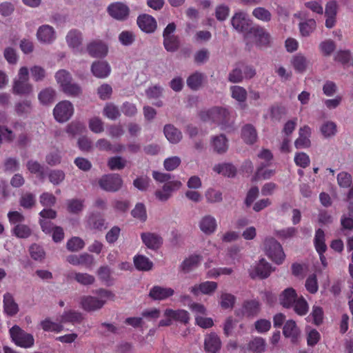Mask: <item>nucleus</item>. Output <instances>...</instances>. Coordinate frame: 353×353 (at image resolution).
Wrapping results in <instances>:
<instances>
[{
    "label": "nucleus",
    "mask_w": 353,
    "mask_h": 353,
    "mask_svg": "<svg viewBox=\"0 0 353 353\" xmlns=\"http://www.w3.org/2000/svg\"><path fill=\"white\" fill-rule=\"evenodd\" d=\"M99 298L92 296H83L81 298L80 304L81 307L86 312H92L100 310L105 304L107 300L113 301L115 294L110 290L99 288L94 291Z\"/></svg>",
    "instance_id": "f257e3e1"
},
{
    "label": "nucleus",
    "mask_w": 353,
    "mask_h": 353,
    "mask_svg": "<svg viewBox=\"0 0 353 353\" xmlns=\"http://www.w3.org/2000/svg\"><path fill=\"white\" fill-rule=\"evenodd\" d=\"M199 118L205 122H211L225 127L230 122V112L225 108L213 107L199 112Z\"/></svg>",
    "instance_id": "f03ea898"
},
{
    "label": "nucleus",
    "mask_w": 353,
    "mask_h": 353,
    "mask_svg": "<svg viewBox=\"0 0 353 353\" xmlns=\"http://www.w3.org/2000/svg\"><path fill=\"white\" fill-rule=\"evenodd\" d=\"M12 92L21 96H28L33 92V85L29 83V71L27 67H21L14 79Z\"/></svg>",
    "instance_id": "7ed1b4c3"
},
{
    "label": "nucleus",
    "mask_w": 353,
    "mask_h": 353,
    "mask_svg": "<svg viewBox=\"0 0 353 353\" xmlns=\"http://www.w3.org/2000/svg\"><path fill=\"white\" fill-rule=\"evenodd\" d=\"M264 245L268 256L276 264H281L285 256L281 245L274 238L265 239Z\"/></svg>",
    "instance_id": "20e7f679"
},
{
    "label": "nucleus",
    "mask_w": 353,
    "mask_h": 353,
    "mask_svg": "<svg viewBox=\"0 0 353 353\" xmlns=\"http://www.w3.org/2000/svg\"><path fill=\"white\" fill-rule=\"evenodd\" d=\"M10 334L12 341L17 346L29 348L34 345V339L33 336L26 332L18 325H15L10 329Z\"/></svg>",
    "instance_id": "39448f33"
},
{
    "label": "nucleus",
    "mask_w": 353,
    "mask_h": 353,
    "mask_svg": "<svg viewBox=\"0 0 353 353\" xmlns=\"http://www.w3.org/2000/svg\"><path fill=\"white\" fill-rule=\"evenodd\" d=\"M73 113V105L70 101L67 100L58 103L53 110V114L55 119L60 123L68 121Z\"/></svg>",
    "instance_id": "423d86ee"
},
{
    "label": "nucleus",
    "mask_w": 353,
    "mask_h": 353,
    "mask_svg": "<svg viewBox=\"0 0 353 353\" xmlns=\"http://www.w3.org/2000/svg\"><path fill=\"white\" fill-rule=\"evenodd\" d=\"M101 189L107 192H117L121 188L123 180L118 174L103 175L99 181Z\"/></svg>",
    "instance_id": "0eeeda50"
},
{
    "label": "nucleus",
    "mask_w": 353,
    "mask_h": 353,
    "mask_svg": "<svg viewBox=\"0 0 353 353\" xmlns=\"http://www.w3.org/2000/svg\"><path fill=\"white\" fill-rule=\"evenodd\" d=\"M108 14L118 21L126 20L130 14V8L121 2L111 3L107 8Z\"/></svg>",
    "instance_id": "6e6552de"
},
{
    "label": "nucleus",
    "mask_w": 353,
    "mask_h": 353,
    "mask_svg": "<svg viewBox=\"0 0 353 353\" xmlns=\"http://www.w3.org/2000/svg\"><path fill=\"white\" fill-rule=\"evenodd\" d=\"M231 24L233 28L238 32H245L248 30L250 25V21L248 15L244 12H236L231 19Z\"/></svg>",
    "instance_id": "1a4fd4ad"
},
{
    "label": "nucleus",
    "mask_w": 353,
    "mask_h": 353,
    "mask_svg": "<svg viewBox=\"0 0 353 353\" xmlns=\"http://www.w3.org/2000/svg\"><path fill=\"white\" fill-rule=\"evenodd\" d=\"M181 185L179 181L170 180L163 185L162 190H158L155 192V196L159 201H165L171 196L172 192L179 190Z\"/></svg>",
    "instance_id": "9d476101"
},
{
    "label": "nucleus",
    "mask_w": 353,
    "mask_h": 353,
    "mask_svg": "<svg viewBox=\"0 0 353 353\" xmlns=\"http://www.w3.org/2000/svg\"><path fill=\"white\" fill-rule=\"evenodd\" d=\"M250 33L254 37L256 45L268 46L271 41L269 32L263 27L254 26L250 29Z\"/></svg>",
    "instance_id": "9b49d317"
},
{
    "label": "nucleus",
    "mask_w": 353,
    "mask_h": 353,
    "mask_svg": "<svg viewBox=\"0 0 353 353\" xmlns=\"http://www.w3.org/2000/svg\"><path fill=\"white\" fill-rule=\"evenodd\" d=\"M296 291L293 288H287L279 294V303L286 309L292 308L298 299Z\"/></svg>",
    "instance_id": "f8f14e48"
},
{
    "label": "nucleus",
    "mask_w": 353,
    "mask_h": 353,
    "mask_svg": "<svg viewBox=\"0 0 353 353\" xmlns=\"http://www.w3.org/2000/svg\"><path fill=\"white\" fill-rule=\"evenodd\" d=\"M141 238L145 246L153 250H158L163 244L162 237L156 233L143 232Z\"/></svg>",
    "instance_id": "ddd939ff"
},
{
    "label": "nucleus",
    "mask_w": 353,
    "mask_h": 353,
    "mask_svg": "<svg viewBox=\"0 0 353 353\" xmlns=\"http://www.w3.org/2000/svg\"><path fill=\"white\" fill-rule=\"evenodd\" d=\"M312 129L307 125L299 129V137L294 142L295 147L297 149L307 148L311 145L310 137Z\"/></svg>",
    "instance_id": "4468645a"
},
{
    "label": "nucleus",
    "mask_w": 353,
    "mask_h": 353,
    "mask_svg": "<svg viewBox=\"0 0 353 353\" xmlns=\"http://www.w3.org/2000/svg\"><path fill=\"white\" fill-rule=\"evenodd\" d=\"M137 22L139 28L146 33L154 32L157 27L155 19L146 14L139 16Z\"/></svg>",
    "instance_id": "2eb2a0df"
},
{
    "label": "nucleus",
    "mask_w": 353,
    "mask_h": 353,
    "mask_svg": "<svg viewBox=\"0 0 353 353\" xmlns=\"http://www.w3.org/2000/svg\"><path fill=\"white\" fill-rule=\"evenodd\" d=\"M37 38L41 43H52L56 38L54 29L49 25H43L37 30Z\"/></svg>",
    "instance_id": "dca6fc26"
},
{
    "label": "nucleus",
    "mask_w": 353,
    "mask_h": 353,
    "mask_svg": "<svg viewBox=\"0 0 353 353\" xmlns=\"http://www.w3.org/2000/svg\"><path fill=\"white\" fill-rule=\"evenodd\" d=\"M86 50L92 57H103L108 53V46L101 41H93L89 43Z\"/></svg>",
    "instance_id": "f3484780"
},
{
    "label": "nucleus",
    "mask_w": 353,
    "mask_h": 353,
    "mask_svg": "<svg viewBox=\"0 0 353 353\" xmlns=\"http://www.w3.org/2000/svg\"><path fill=\"white\" fill-rule=\"evenodd\" d=\"M95 147L98 150L105 152L119 153L125 151L123 145L119 143L112 145L105 139H99L95 143Z\"/></svg>",
    "instance_id": "a211bd4d"
},
{
    "label": "nucleus",
    "mask_w": 353,
    "mask_h": 353,
    "mask_svg": "<svg viewBox=\"0 0 353 353\" xmlns=\"http://www.w3.org/2000/svg\"><path fill=\"white\" fill-rule=\"evenodd\" d=\"M272 272V267L264 259L259 261L254 270L250 273L252 279H265L268 277Z\"/></svg>",
    "instance_id": "6ab92c4d"
},
{
    "label": "nucleus",
    "mask_w": 353,
    "mask_h": 353,
    "mask_svg": "<svg viewBox=\"0 0 353 353\" xmlns=\"http://www.w3.org/2000/svg\"><path fill=\"white\" fill-rule=\"evenodd\" d=\"M164 316L171 318L172 321H178L181 323L187 324L190 321V316L188 311L185 310L166 309L164 311Z\"/></svg>",
    "instance_id": "aec40b11"
},
{
    "label": "nucleus",
    "mask_w": 353,
    "mask_h": 353,
    "mask_svg": "<svg viewBox=\"0 0 353 353\" xmlns=\"http://www.w3.org/2000/svg\"><path fill=\"white\" fill-rule=\"evenodd\" d=\"M110 66L106 61H94L91 66V72L97 78H106L110 74Z\"/></svg>",
    "instance_id": "412c9836"
},
{
    "label": "nucleus",
    "mask_w": 353,
    "mask_h": 353,
    "mask_svg": "<svg viewBox=\"0 0 353 353\" xmlns=\"http://www.w3.org/2000/svg\"><path fill=\"white\" fill-rule=\"evenodd\" d=\"M174 293L172 288L154 285L151 288L149 296L153 300H164L172 296Z\"/></svg>",
    "instance_id": "4be33fe9"
},
{
    "label": "nucleus",
    "mask_w": 353,
    "mask_h": 353,
    "mask_svg": "<svg viewBox=\"0 0 353 353\" xmlns=\"http://www.w3.org/2000/svg\"><path fill=\"white\" fill-rule=\"evenodd\" d=\"M199 228L205 234L214 233L217 228L216 219L211 215L203 216L199 221Z\"/></svg>",
    "instance_id": "5701e85b"
},
{
    "label": "nucleus",
    "mask_w": 353,
    "mask_h": 353,
    "mask_svg": "<svg viewBox=\"0 0 353 353\" xmlns=\"http://www.w3.org/2000/svg\"><path fill=\"white\" fill-rule=\"evenodd\" d=\"M221 339L216 333H210L205 337L204 347L206 352L216 353L221 349Z\"/></svg>",
    "instance_id": "b1692460"
},
{
    "label": "nucleus",
    "mask_w": 353,
    "mask_h": 353,
    "mask_svg": "<svg viewBox=\"0 0 353 353\" xmlns=\"http://www.w3.org/2000/svg\"><path fill=\"white\" fill-rule=\"evenodd\" d=\"M210 144L214 152L217 153H225L228 148V140L226 137L222 134L212 137Z\"/></svg>",
    "instance_id": "393cba45"
},
{
    "label": "nucleus",
    "mask_w": 353,
    "mask_h": 353,
    "mask_svg": "<svg viewBox=\"0 0 353 353\" xmlns=\"http://www.w3.org/2000/svg\"><path fill=\"white\" fill-rule=\"evenodd\" d=\"M65 39L70 48L79 50L83 41L82 33L78 30L72 29L68 32Z\"/></svg>",
    "instance_id": "a878e982"
},
{
    "label": "nucleus",
    "mask_w": 353,
    "mask_h": 353,
    "mask_svg": "<svg viewBox=\"0 0 353 353\" xmlns=\"http://www.w3.org/2000/svg\"><path fill=\"white\" fill-rule=\"evenodd\" d=\"M3 310L4 312L9 316H13L19 312L18 304L14 301L12 294L9 292H6L3 295Z\"/></svg>",
    "instance_id": "bb28decb"
},
{
    "label": "nucleus",
    "mask_w": 353,
    "mask_h": 353,
    "mask_svg": "<svg viewBox=\"0 0 353 353\" xmlns=\"http://www.w3.org/2000/svg\"><path fill=\"white\" fill-rule=\"evenodd\" d=\"M260 310L261 304L255 299L245 301L242 305V314L248 317L256 316Z\"/></svg>",
    "instance_id": "cd10ccee"
},
{
    "label": "nucleus",
    "mask_w": 353,
    "mask_h": 353,
    "mask_svg": "<svg viewBox=\"0 0 353 353\" xmlns=\"http://www.w3.org/2000/svg\"><path fill=\"white\" fill-rule=\"evenodd\" d=\"M163 133L171 143H179L183 137L181 132L172 124H166L163 128Z\"/></svg>",
    "instance_id": "c85d7f7f"
},
{
    "label": "nucleus",
    "mask_w": 353,
    "mask_h": 353,
    "mask_svg": "<svg viewBox=\"0 0 353 353\" xmlns=\"http://www.w3.org/2000/svg\"><path fill=\"white\" fill-rule=\"evenodd\" d=\"M241 137L248 144L255 143L258 138L255 127L250 123L245 124L241 129Z\"/></svg>",
    "instance_id": "c756f323"
},
{
    "label": "nucleus",
    "mask_w": 353,
    "mask_h": 353,
    "mask_svg": "<svg viewBox=\"0 0 353 353\" xmlns=\"http://www.w3.org/2000/svg\"><path fill=\"white\" fill-rule=\"evenodd\" d=\"M201 256L198 254H193L186 258L180 265V270L184 273H188L196 268L201 261Z\"/></svg>",
    "instance_id": "7c9ffc66"
},
{
    "label": "nucleus",
    "mask_w": 353,
    "mask_h": 353,
    "mask_svg": "<svg viewBox=\"0 0 353 353\" xmlns=\"http://www.w3.org/2000/svg\"><path fill=\"white\" fill-rule=\"evenodd\" d=\"M133 262L134 267L139 271H149L153 268V263L147 256L141 254H137L134 256Z\"/></svg>",
    "instance_id": "2f4dec72"
},
{
    "label": "nucleus",
    "mask_w": 353,
    "mask_h": 353,
    "mask_svg": "<svg viewBox=\"0 0 353 353\" xmlns=\"http://www.w3.org/2000/svg\"><path fill=\"white\" fill-rule=\"evenodd\" d=\"M283 334L285 337L291 338L292 342L296 341L299 334L296 322L293 320L287 321L283 328Z\"/></svg>",
    "instance_id": "473e14b6"
},
{
    "label": "nucleus",
    "mask_w": 353,
    "mask_h": 353,
    "mask_svg": "<svg viewBox=\"0 0 353 353\" xmlns=\"http://www.w3.org/2000/svg\"><path fill=\"white\" fill-rule=\"evenodd\" d=\"M56 90L51 88H46L38 94L39 102L44 105L52 104L55 101Z\"/></svg>",
    "instance_id": "72a5a7b5"
},
{
    "label": "nucleus",
    "mask_w": 353,
    "mask_h": 353,
    "mask_svg": "<svg viewBox=\"0 0 353 353\" xmlns=\"http://www.w3.org/2000/svg\"><path fill=\"white\" fill-rule=\"evenodd\" d=\"M83 317L81 312L74 310L65 311L60 317L61 323H71L72 324L79 323L82 321Z\"/></svg>",
    "instance_id": "f704fd0d"
},
{
    "label": "nucleus",
    "mask_w": 353,
    "mask_h": 353,
    "mask_svg": "<svg viewBox=\"0 0 353 353\" xmlns=\"http://www.w3.org/2000/svg\"><path fill=\"white\" fill-rule=\"evenodd\" d=\"M88 225L92 230H102L106 228L105 221L99 213H93L88 217Z\"/></svg>",
    "instance_id": "c9c22d12"
},
{
    "label": "nucleus",
    "mask_w": 353,
    "mask_h": 353,
    "mask_svg": "<svg viewBox=\"0 0 353 353\" xmlns=\"http://www.w3.org/2000/svg\"><path fill=\"white\" fill-rule=\"evenodd\" d=\"M206 76L201 72H195L187 79V85L192 90H198L202 85Z\"/></svg>",
    "instance_id": "e433bc0d"
},
{
    "label": "nucleus",
    "mask_w": 353,
    "mask_h": 353,
    "mask_svg": "<svg viewBox=\"0 0 353 353\" xmlns=\"http://www.w3.org/2000/svg\"><path fill=\"white\" fill-rule=\"evenodd\" d=\"M325 241V232L322 229L319 228L316 230L314 239V245L317 252H326L327 245Z\"/></svg>",
    "instance_id": "4c0bfd02"
},
{
    "label": "nucleus",
    "mask_w": 353,
    "mask_h": 353,
    "mask_svg": "<svg viewBox=\"0 0 353 353\" xmlns=\"http://www.w3.org/2000/svg\"><path fill=\"white\" fill-rule=\"evenodd\" d=\"M61 91L71 97H79L83 92L81 86L77 83L74 82L73 80L63 87Z\"/></svg>",
    "instance_id": "58836bf2"
},
{
    "label": "nucleus",
    "mask_w": 353,
    "mask_h": 353,
    "mask_svg": "<svg viewBox=\"0 0 353 353\" xmlns=\"http://www.w3.org/2000/svg\"><path fill=\"white\" fill-rule=\"evenodd\" d=\"M57 83L59 85L60 90L73 80L72 74L66 70H59L54 74Z\"/></svg>",
    "instance_id": "ea45409f"
},
{
    "label": "nucleus",
    "mask_w": 353,
    "mask_h": 353,
    "mask_svg": "<svg viewBox=\"0 0 353 353\" xmlns=\"http://www.w3.org/2000/svg\"><path fill=\"white\" fill-rule=\"evenodd\" d=\"M291 63L296 72H303L305 71L309 62L305 56L297 54L292 57Z\"/></svg>",
    "instance_id": "a19ab883"
},
{
    "label": "nucleus",
    "mask_w": 353,
    "mask_h": 353,
    "mask_svg": "<svg viewBox=\"0 0 353 353\" xmlns=\"http://www.w3.org/2000/svg\"><path fill=\"white\" fill-rule=\"evenodd\" d=\"M265 345L266 343L264 339L256 336L249 342L248 348L253 353H262L265 351Z\"/></svg>",
    "instance_id": "79ce46f5"
},
{
    "label": "nucleus",
    "mask_w": 353,
    "mask_h": 353,
    "mask_svg": "<svg viewBox=\"0 0 353 353\" xmlns=\"http://www.w3.org/2000/svg\"><path fill=\"white\" fill-rule=\"evenodd\" d=\"M320 132L325 138L332 137L336 134V124L333 121H327L321 125Z\"/></svg>",
    "instance_id": "37998d69"
},
{
    "label": "nucleus",
    "mask_w": 353,
    "mask_h": 353,
    "mask_svg": "<svg viewBox=\"0 0 353 353\" xmlns=\"http://www.w3.org/2000/svg\"><path fill=\"white\" fill-rule=\"evenodd\" d=\"M214 170L228 177H234L236 173V168L230 163L216 165L214 167Z\"/></svg>",
    "instance_id": "c03bdc74"
},
{
    "label": "nucleus",
    "mask_w": 353,
    "mask_h": 353,
    "mask_svg": "<svg viewBox=\"0 0 353 353\" xmlns=\"http://www.w3.org/2000/svg\"><path fill=\"white\" fill-rule=\"evenodd\" d=\"M292 308L299 316H305L308 312L309 305L307 301L301 296L296 300Z\"/></svg>",
    "instance_id": "a18cd8bd"
},
{
    "label": "nucleus",
    "mask_w": 353,
    "mask_h": 353,
    "mask_svg": "<svg viewBox=\"0 0 353 353\" xmlns=\"http://www.w3.org/2000/svg\"><path fill=\"white\" fill-rule=\"evenodd\" d=\"M316 21L313 19H307L299 25L300 33L303 37H308L316 29Z\"/></svg>",
    "instance_id": "49530a36"
},
{
    "label": "nucleus",
    "mask_w": 353,
    "mask_h": 353,
    "mask_svg": "<svg viewBox=\"0 0 353 353\" xmlns=\"http://www.w3.org/2000/svg\"><path fill=\"white\" fill-rule=\"evenodd\" d=\"M232 97L239 101L243 103L246 101L248 93L246 90L239 85H232L230 88Z\"/></svg>",
    "instance_id": "de8ad7c7"
},
{
    "label": "nucleus",
    "mask_w": 353,
    "mask_h": 353,
    "mask_svg": "<svg viewBox=\"0 0 353 353\" xmlns=\"http://www.w3.org/2000/svg\"><path fill=\"white\" fill-rule=\"evenodd\" d=\"M31 232L32 231L30 227L25 224H17L12 229V234L21 239L29 237Z\"/></svg>",
    "instance_id": "09e8293b"
},
{
    "label": "nucleus",
    "mask_w": 353,
    "mask_h": 353,
    "mask_svg": "<svg viewBox=\"0 0 353 353\" xmlns=\"http://www.w3.org/2000/svg\"><path fill=\"white\" fill-rule=\"evenodd\" d=\"M163 46L167 51L176 52L180 46L179 39L176 35L163 38Z\"/></svg>",
    "instance_id": "8fccbe9b"
},
{
    "label": "nucleus",
    "mask_w": 353,
    "mask_h": 353,
    "mask_svg": "<svg viewBox=\"0 0 353 353\" xmlns=\"http://www.w3.org/2000/svg\"><path fill=\"white\" fill-rule=\"evenodd\" d=\"M14 110L17 115L22 116L30 113L32 110V103L25 99L17 103L14 105Z\"/></svg>",
    "instance_id": "3c124183"
},
{
    "label": "nucleus",
    "mask_w": 353,
    "mask_h": 353,
    "mask_svg": "<svg viewBox=\"0 0 353 353\" xmlns=\"http://www.w3.org/2000/svg\"><path fill=\"white\" fill-rule=\"evenodd\" d=\"M35 203V196L31 192L23 194L19 199V204L24 209H31L34 206Z\"/></svg>",
    "instance_id": "603ef678"
},
{
    "label": "nucleus",
    "mask_w": 353,
    "mask_h": 353,
    "mask_svg": "<svg viewBox=\"0 0 353 353\" xmlns=\"http://www.w3.org/2000/svg\"><path fill=\"white\" fill-rule=\"evenodd\" d=\"M252 15L258 20L269 22L272 19L271 12L263 7H258L253 10Z\"/></svg>",
    "instance_id": "864d4df0"
},
{
    "label": "nucleus",
    "mask_w": 353,
    "mask_h": 353,
    "mask_svg": "<svg viewBox=\"0 0 353 353\" xmlns=\"http://www.w3.org/2000/svg\"><path fill=\"white\" fill-rule=\"evenodd\" d=\"M103 112L107 118L111 120H115L118 119L121 115L119 108L111 103L105 105Z\"/></svg>",
    "instance_id": "5fc2aeb1"
},
{
    "label": "nucleus",
    "mask_w": 353,
    "mask_h": 353,
    "mask_svg": "<svg viewBox=\"0 0 353 353\" xmlns=\"http://www.w3.org/2000/svg\"><path fill=\"white\" fill-rule=\"evenodd\" d=\"M119 41L124 46H130L135 41V34L129 30L122 31L118 37Z\"/></svg>",
    "instance_id": "6e6d98bb"
},
{
    "label": "nucleus",
    "mask_w": 353,
    "mask_h": 353,
    "mask_svg": "<svg viewBox=\"0 0 353 353\" xmlns=\"http://www.w3.org/2000/svg\"><path fill=\"white\" fill-rule=\"evenodd\" d=\"M126 165V161L121 156H114L109 159L108 165L111 170H122Z\"/></svg>",
    "instance_id": "4d7b16f0"
},
{
    "label": "nucleus",
    "mask_w": 353,
    "mask_h": 353,
    "mask_svg": "<svg viewBox=\"0 0 353 353\" xmlns=\"http://www.w3.org/2000/svg\"><path fill=\"white\" fill-rule=\"evenodd\" d=\"M42 329L46 332H60L63 330V325L51 321L49 319H46L41 322Z\"/></svg>",
    "instance_id": "13d9d810"
},
{
    "label": "nucleus",
    "mask_w": 353,
    "mask_h": 353,
    "mask_svg": "<svg viewBox=\"0 0 353 353\" xmlns=\"http://www.w3.org/2000/svg\"><path fill=\"white\" fill-rule=\"evenodd\" d=\"M323 316L324 313L322 307L320 306L314 305L312 307V311L308 318L311 316L312 318V323L314 325L319 326L322 324L323 321Z\"/></svg>",
    "instance_id": "bf43d9fd"
},
{
    "label": "nucleus",
    "mask_w": 353,
    "mask_h": 353,
    "mask_svg": "<svg viewBox=\"0 0 353 353\" xmlns=\"http://www.w3.org/2000/svg\"><path fill=\"white\" fill-rule=\"evenodd\" d=\"M85 245L84 241L79 237L74 236L67 242L68 250L76 252L82 249Z\"/></svg>",
    "instance_id": "052dcab7"
},
{
    "label": "nucleus",
    "mask_w": 353,
    "mask_h": 353,
    "mask_svg": "<svg viewBox=\"0 0 353 353\" xmlns=\"http://www.w3.org/2000/svg\"><path fill=\"white\" fill-rule=\"evenodd\" d=\"M236 301V297L232 294L223 293L221 296V306L223 309L232 308Z\"/></svg>",
    "instance_id": "680f3d73"
},
{
    "label": "nucleus",
    "mask_w": 353,
    "mask_h": 353,
    "mask_svg": "<svg viewBox=\"0 0 353 353\" xmlns=\"http://www.w3.org/2000/svg\"><path fill=\"white\" fill-rule=\"evenodd\" d=\"M74 278L79 283L83 285H92L95 281L92 275L87 273H74Z\"/></svg>",
    "instance_id": "e2e57ef3"
},
{
    "label": "nucleus",
    "mask_w": 353,
    "mask_h": 353,
    "mask_svg": "<svg viewBox=\"0 0 353 353\" xmlns=\"http://www.w3.org/2000/svg\"><path fill=\"white\" fill-rule=\"evenodd\" d=\"M30 73L33 80L36 82L43 81L46 77V70L39 65H34L30 68Z\"/></svg>",
    "instance_id": "0e129e2a"
},
{
    "label": "nucleus",
    "mask_w": 353,
    "mask_h": 353,
    "mask_svg": "<svg viewBox=\"0 0 353 353\" xmlns=\"http://www.w3.org/2000/svg\"><path fill=\"white\" fill-rule=\"evenodd\" d=\"M305 288L311 294H315L319 289L316 274L310 275L305 281Z\"/></svg>",
    "instance_id": "69168bd1"
},
{
    "label": "nucleus",
    "mask_w": 353,
    "mask_h": 353,
    "mask_svg": "<svg viewBox=\"0 0 353 353\" xmlns=\"http://www.w3.org/2000/svg\"><path fill=\"white\" fill-rule=\"evenodd\" d=\"M112 94V87L107 83H103L97 88V94L101 100L109 99Z\"/></svg>",
    "instance_id": "338daca9"
},
{
    "label": "nucleus",
    "mask_w": 353,
    "mask_h": 353,
    "mask_svg": "<svg viewBox=\"0 0 353 353\" xmlns=\"http://www.w3.org/2000/svg\"><path fill=\"white\" fill-rule=\"evenodd\" d=\"M56 197L51 193L44 192L39 197L40 203L46 208L52 207L56 203Z\"/></svg>",
    "instance_id": "774afa93"
}]
</instances>
